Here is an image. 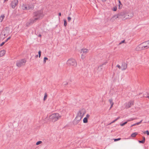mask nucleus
<instances>
[{"label":"nucleus","instance_id":"a211bd4d","mask_svg":"<svg viewBox=\"0 0 149 149\" xmlns=\"http://www.w3.org/2000/svg\"><path fill=\"white\" fill-rule=\"evenodd\" d=\"M137 134V132H134L132 134L131 136L132 137H135Z\"/></svg>","mask_w":149,"mask_h":149},{"label":"nucleus","instance_id":"dca6fc26","mask_svg":"<svg viewBox=\"0 0 149 149\" xmlns=\"http://www.w3.org/2000/svg\"><path fill=\"white\" fill-rule=\"evenodd\" d=\"M29 20V21L31 22V24H33L34 22H36V20H37V19H35V17Z\"/></svg>","mask_w":149,"mask_h":149},{"label":"nucleus","instance_id":"7c9ffc66","mask_svg":"<svg viewBox=\"0 0 149 149\" xmlns=\"http://www.w3.org/2000/svg\"><path fill=\"white\" fill-rule=\"evenodd\" d=\"M120 139H121L120 138H118V139H114V141H117L120 140Z\"/></svg>","mask_w":149,"mask_h":149},{"label":"nucleus","instance_id":"5fc2aeb1","mask_svg":"<svg viewBox=\"0 0 149 149\" xmlns=\"http://www.w3.org/2000/svg\"><path fill=\"white\" fill-rule=\"evenodd\" d=\"M107 63V62H105V63H104V64H103V65H104V64H105L106 63Z\"/></svg>","mask_w":149,"mask_h":149},{"label":"nucleus","instance_id":"72a5a7b5","mask_svg":"<svg viewBox=\"0 0 149 149\" xmlns=\"http://www.w3.org/2000/svg\"><path fill=\"white\" fill-rule=\"evenodd\" d=\"M63 84L64 85H68V83L66 82H64L63 83Z\"/></svg>","mask_w":149,"mask_h":149},{"label":"nucleus","instance_id":"864d4df0","mask_svg":"<svg viewBox=\"0 0 149 149\" xmlns=\"http://www.w3.org/2000/svg\"><path fill=\"white\" fill-rule=\"evenodd\" d=\"M147 98H148L149 99V96H147Z\"/></svg>","mask_w":149,"mask_h":149},{"label":"nucleus","instance_id":"6ab92c4d","mask_svg":"<svg viewBox=\"0 0 149 149\" xmlns=\"http://www.w3.org/2000/svg\"><path fill=\"white\" fill-rule=\"evenodd\" d=\"M5 17V16L4 15H1L0 17V19L1 20V22H2L3 19Z\"/></svg>","mask_w":149,"mask_h":149},{"label":"nucleus","instance_id":"9b49d317","mask_svg":"<svg viewBox=\"0 0 149 149\" xmlns=\"http://www.w3.org/2000/svg\"><path fill=\"white\" fill-rule=\"evenodd\" d=\"M134 102L133 101H131L126 103L125 105V107L126 108L128 109L131 107L134 104Z\"/></svg>","mask_w":149,"mask_h":149},{"label":"nucleus","instance_id":"20e7f679","mask_svg":"<svg viewBox=\"0 0 149 149\" xmlns=\"http://www.w3.org/2000/svg\"><path fill=\"white\" fill-rule=\"evenodd\" d=\"M67 64L69 66H72L74 67H76L77 65L76 60L72 58L69 59L67 61Z\"/></svg>","mask_w":149,"mask_h":149},{"label":"nucleus","instance_id":"4be33fe9","mask_svg":"<svg viewBox=\"0 0 149 149\" xmlns=\"http://www.w3.org/2000/svg\"><path fill=\"white\" fill-rule=\"evenodd\" d=\"M32 24H31V22L29 21V22H27L26 24V26H29L30 25Z\"/></svg>","mask_w":149,"mask_h":149},{"label":"nucleus","instance_id":"37998d69","mask_svg":"<svg viewBox=\"0 0 149 149\" xmlns=\"http://www.w3.org/2000/svg\"><path fill=\"white\" fill-rule=\"evenodd\" d=\"M88 52V50L86 49H84V53L87 52Z\"/></svg>","mask_w":149,"mask_h":149},{"label":"nucleus","instance_id":"2f4dec72","mask_svg":"<svg viewBox=\"0 0 149 149\" xmlns=\"http://www.w3.org/2000/svg\"><path fill=\"white\" fill-rule=\"evenodd\" d=\"M117 8L116 7H114L113 8V11H115L117 10Z\"/></svg>","mask_w":149,"mask_h":149},{"label":"nucleus","instance_id":"bf43d9fd","mask_svg":"<svg viewBox=\"0 0 149 149\" xmlns=\"http://www.w3.org/2000/svg\"><path fill=\"white\" fill-rule=\"evenodd\" d=\"M106 1V0H104V1Z\"/></svg>","mask_w":149,"mask_h":149},{"label":"nucleus","instance_id":"c756f323","mask_svg":"<svg viewBox=\"0 0 149 149\" xmlns=\"http://www.w3.org/2000/svg\"><path fill=\"white\" fill-rule=\"evenodd\" d=\"M64 26H66L67 25V23L66 20L65 19L64 20Z\"/></svg>","mask_w":149,"mask_h":149},{"label":"nucleus","instance_id":"c9c22d12","mask_svg":"<svg viewBox=\"0 0 149 149\" xmlns=\"http://www.w3.org/2000/svg\"><path fill=\"white\" fill-rule=\"evenodd\" d=\"M71 19V17H68V22H70Z\"/></svg>","mask_w":149,"mask_h":149},{"label":"nucleus","instance_id":"3c124183","mask_svg":"<svg viewBox=\"0 0 149 149\" xmlns=\"http://www.w3.org/2000/svg\"><path fill=\"white\" fill-rule=\"evenodd\" d=\"M2 92H3V91H0V95H1V93H2Z\"/></svg>","mask_w":149,"mask_h":149},{"label":"nucleus","instance_id":"2eb2a0df","mask_svg":"<svg viewBox=\"0 0 149 149\" xmlns=\"http://www.w3.org/2000/svg\"><path fill=\"white\" fill-rule=\"evenodd\" d=\"M5 52L6 51L4 50H3L1 51L0 52V57H2L3 56L5 53Z\"/></svg>","mask_w":149,"mask_h":149},{"label":"nucleus","instance_id":"6e6d98bb","mask_svg":"<svg viewBox=\"0 0 149 149\" xmlns=\"http://www.w3.org/2000/svg\"><path fill=\"white\" fill-rule=\"evenodd\" d=\"M36 56V57H38V55H37Z\"/></svg>","mask_w":149,"mask_h":149},{"label":"nucleus","instance_id":"423d86ee","mask_svg":"<svg viewBox=\"0 0 149 149\" xmlns=\"http://www.w3.org/2000/svg\"><path fill=\"white\" fill-rule=\"evenodd\" d=\"M142 45L141 49L145 50L149 49V40L142 42L139 45Z\"/></svg>","mask_w":149,"mask_h":149},{"label":"nucleus","instance_id":"f8f14e48","mask_svg":"<svg viewBox=\"0 0 149 149\" xmlns=\"http://www.w3.org/2000/svg\"><path fill=\"white\" fill-rule=\"evenodd\" d=\"M84 54V49H81L79 51V53L78 55L80 56L82 60H83L84 57L83 56V54Z\"/></svg>","mask_w":149,"mask_h":149},{"label":"nucleus","instance_id":"603ef678","mask_svg":"<svg viewBox=\"0 0 149 149\" xmlns=\"http://www.w3.org/2000/svg\"><path fill=\"white\" fill-rule=\"evenodd\" d=\"M41 35H40V34H39V35H38V36H39V37H41Z\"/></svg>","mask_w":149,"mask_h":149},{"label":"nucleus","instance_id":"79ce46f5","mask_svg":"<svg viewBox=\"0 0 149 149\" xmlns=\"http://www.w3.org/2000/svg\"><path fill=\"white\" fill-rule=\"evenodd\" d=\"M11 37H8L6 40L5 41V42H7L8 41V40L10 39V38Z\"/></svg>","mask_w":149,"mask_h":149},{"label":"nucleus","instance_id":"8fccbe9b","mask_svg":"<svg viewBox=\"0 0 149 149\" xmlns=\"http://www.w3.org/2000/svg\"><path fill=\"white\" fill-rule=\"evenodd\" d=\"M143 140L145 142V137H143Z\"/></svg>","mask_w":149,"mask_h":149},{"label":"nucleus","instance_id":"cd10ccee","mask_svg":"<svg viewBox=\"0 0 149 149\" xmlns=\"http://www.w3.org/2000/svg\"><path fill=\"white\" fill-rule=\"evenodd\" d=\"M47 96V94L46 93H45V95L44 99H43V100L44 101H45L46 100Z\"/></svg>","mask_w":149,"mask_h":149},{"label":"nucleus","instance_id":"f03ea898","mask_svg":"<svg viewBox=\"0 0 149 149\" xmlns=\"http://www.w3.org/2000/svg\"><path fill=\"white\" fill-rule=\"evenodd\" d=\"M84 115L83 110L79 111L77 113V115L73 121V124L74 125L77 124L81 120L83 116Z\"/></svg>","mask_w":149,"mask_h":149},{"label":"nucleus","instance_id":"bb28decb","mask_svg":"<svg viewBox=\"0 0 149 149\" xmlns=\"http://www.w3.org/2000/svg\"><path fill=\"white\" fill-rule=\"evenodd\" d=\"M42 141H38L36 143V145H38L42 143Z\"/></svg>","mask_w":149,"mask_h":149},{"label":"nucleus","instance_id":"f257e3e1","mask_svg":"<svg viewBox=\"0 0 149 149\" xmlns=\"http://www.w3.org/2000/svg\"><path fill=\"white\" fill-rule=\"evenodd\" d=\"M33 17L35 18V19L37 20L42 19L44 16L43 11L42 10H38L33 12Z\"/></svg>","mask_w":149,"mask_h":149},{"label":"nucleus","instance_id":"de8ad7c7","mask_svg":"<svg viewBox=\"0 0 149 149\" xmlns=\"http://www.w3.org/2000/svg\"><path fill=\"white\" fill-rule=\"evenodd\" d=\"M120 118V117H118L117 118H116V120H118Z\"/></svg>","mask_w":149,"mask_h":149},{"label":"nucleus","instance_id":"c03bdc74","mask_svg":"<svg viewBox=\"0 0 149 149\" xmlns=\"http://www.w3.org/2000/svg\"><path fill=\"white\" fill-rule=\"evenodd\" d=\"M125 40H123L122 41H121L120 43V44L122 43H124L125 42Z\"/></svg>","mask_w":149,"mask_h":149},{"label":"nucleus","instance_id":"a19ab883","mask_svg":"<svg viewBox=\"0 0 149 149\" xmlns=\"http://www.w3.org/2000/svg\"><path fill=\"white\" fill-rule=\"evenodd\" d=\"M118 2H119V7H120V5H122V4L121 3L120 0H119Z\"/></svg>","mask_w":149,"mask_h":149},{"label":"nucleus","instance_id":"4468645a","mask_svg":"<svg viewBox=\"0 0 149 149\" xmlns=\"http://www.w3.org/2000/svg\"><path fill=\"white\" fill-rule=\"evenodd\" d=\"M28 10L31 9L33 10L34 7V5L31 4L30 5H28Z\"/></svg>","mask_w":149,"mask_h":149},{"label":"nucleus","instance_id":"4d7b16f0","mask_svg":"<svg viewBox=\"0 0 149 149\" xmlns=\"http://www.w3.org/2000/svg\"><path fill=\"white\" fill-rule=\"evenodd\" d=\"M8 0H4V1H8Z\"/></svg>","mask_w":149,"mask_h":149},{"label":"nucleus","instance_id":"09e8293b","mask_svg":"<svg viewBox=\"0 0 149 149\" xmlns=\"http://www.w3.org/2000/svg\"><path fill=\"white\" fill-rule=\"evenodd\" d=\"M58 15L59 16H61V13H58Z\"/></svg>","mask_w":149,"mask_h":149},{"label":"nucleus","instance_id":"4c0bfd02","mask_svg":"<svg viewBox=\"0 0 149 149\" xmlns=\"http://www.w3.org/2000/svg\"><path fill=\"white\" fill-rule=\"evenodd\" d=\"M117 120H116V119L115 120H113V121L112 122H111L109 124V125L110 124H111V123H114L115 121H116Z\"/></svg>","mask_w":149,"mask_h":149},{"label":"nucleus","instance_id":"e433bc0d","mask_svg":"<svg viewBox=\"0 0 149 149\" xmlns=\"http://www.w3.org/2000/svg\"><path fill=\"white\" fill-rule=\"evenodd\" d=\"M116 67H118L119 69H121V66L120 65H119L118 64L117 65Z\"/></svg>","mask_w":149,"mask_h":149},{"label":"nucleus","instance_id":"0eeeda50","mask_svg":"<svg viewBox=\"0 0 149 149\" xmlns=\"http://www.w3.org/2000/svg\"><path fill=\"white\" fill-rule=\"evenodd\" d=\"M26 61L25 59H22L17 61L16 66L18 67H20L23 65H25Z\"/></svg>","mask_w":149,"mask_h":149},{"label":"nucleus","instance_id":"6e6552de","mask_svg":"<svg viewBox=\"0 0 149 149\" xmlns=\"http://www.w3.org/2000/svg\"><path fill=\"white\" fill-rule=\"evenodd\" d=\"M123 13L124 15L123 16V20H125L127 19H130L133 17L134 16L133 13H130L128 14H126L124 13Z\"/></svg>","mask_w":149,"mask_h":149},{"label":"nucleus","instance_id":"5701e85b","mask_svg":"<svg viewBox=\"0 0 149 149\" xmlns=\"http://www.w3.org/2000/svg\"><path fill=\"white\" fill-rule=\"evenodd\" d=\"M109 101L110 104H114V103L113 102V100L111 99L109 100Z\"/></svg>","mask_w":149,"mask_h":149},{"label":"nucleus","instance_id":"c85d7f7f","mask_svg":"<svg viewBox=\"0 0 149 149\" xmlns=\"http://www.w3.org/2000/svg\"><path fill=\"white\" fill-rule=\"evenodd\" d=\"M88 118L87 117L84 118V123H86L88 122Z\"/></svg>","mask_w":149,"mask_h":149},{"label":"nucleus","instance_id":"ddd939ff","mask_svg":"<svg viewBox=\"0 0 149 149\" xmlns=\"http://www.w3.org/2000/svg\"><path fill=\"white\" fill-rule=\"evenodd\" d=\"M121 70H126L127 68V64L125 62H123L122 63Z\"/></svg>","mask_w":149,"mask_h":149},{"label":"nucleus","instance_id":"1a4fd4ad","mask_svg":"<svg viewBox=\"0 0 149 149\" xmlns=\"http://www.w3.org/2000/svg\"><path fill=\"white\" fill-rule=\"evenodd\" d=\"M11 32L10 31V29L9 27H6L2 32L1 34L5 37L7 36Z\"/></svg>","mask_w":149,"mask_h":149},{"label":"nucleus","instance_id":"f3484780","mask_svg":"<svg viewBox=\"0 0 149 149\" xmlns=\"http://www.w3.org/2000/svg\"><path fill=\"white\" fill-rule=\"evenodd\" d=\"M142 121V120H141L140 122H139L135 124H134L132 125H131V127H133V126H134L136 125H139L141 123Z\"/></svg>","mask_w":149,"mask_h":149},{"label":"nucleus","instance_id":"39448f33","mask_svg":"<svg viewBox=\"0 0 149 149\" xmlns=\"http://www.w3.org/2000/svg\"><path fill=\"white\" fill-rule=\"evenodd\" d=\"M123 13H120L119 14H118L116 15H114L110 19V20L111 22H113L114 20H115V19H116L117 18H118L119 19H122L123 18Z\"/></svg>","mask_w":149,"mask_h":149},{"label":"nucleus","instance_id":"393cba45","mask_svg":"<svg viewBox=\"0 0 149 149\" xmlns=\"http://www.w3.org/2000/svg\"><path fill=\"white\" fill-rule=\"evenodd\" d=\"M140 49H142L141 48H140V47L139 46H138L136 48V50L137 51H139L140 50Z\"/></svg>","mask_w":149,"mask_h":149},{"label":"nucleus","instance_id":"9d476101","mask_svg":"<svg viewBox=\"0 0 149 149\" xmlns=\"http://www.w3.org/2000/svg\"><path fill=\"white\" fill-rule=\"evenodd\" d=\"M18 3V0H13L11 4V7L13 8H15Z\"/></svg>","mask_w":149,"mask_h":149},{"label":"nucleus","instance_id":"b1692460","mask_svg":"<svg viewBox=\"0 0 149 149\" xmlns=\"http://www.w3.org/2000/svg\"><path fill=\"white\" fill-rule=\"evenodd\" d=\"M128 122H127V121L126 122H125L124 123H121V124H120V125L121 126H123L125 124H127V123Z\"/></svg>","mask_w":149,"mask_h":149},{"label":"nucleus","instance_id":"aec40b11","mask_svg":"<svg viewBox=\"0 0 149 149\" xmlns=\"http://www.w3.org/2000/svg\"><path fill=\"white\" fill-rule=\"evenodd\" d=\"M136 119V118H130L129 119L127 120V122H129L133 120Z\"/></svg>","mask_w":149,"mask_h":149},{"label":"nucleus","instance_id":"f704fd0d","mask_svg":"<svg viewBox=\"0 0 149 149\" xmlns=\"http://www.w3.org/2000/svg\"><path fill=\"white\" fill-rule=\"evenodd\" d=\"M139 143H143L145 142L143 140H142V141H139Z\"/></svg>","mask_w":149,"mask_h":149},{"label":"nucleus","instance_id":"58836bf2","mask_svg":"<svg viewBox=\"0 0 149 149\" xmlns=\"http://www.w3.org/2000/svg\"><path fill=\"white\" fill-rule=\"evenodd\" d=\"M146 132V133L147 135H149V132L148 130H147V131H146V132H144V133H145Z\"/></svg>","mask_w":149,"mask_h":149},{"label":"nucleus","instance_id":"473e14b6","mask_svg":"<svg viewBox=\"0 0 149 149\" xmlns=\"http://www.w3.org/2000/svg\"><path fill=\"white\" fill-rule=\"evenodd\" d=\"M39 57L40 58L41 55V52L40 51H39L38 52Z\"/></svg>","mask_w":149,"mask_h":149},{"label":"nucleus","instance_id":"412c9836","mask_svg":"<svg viewBox=\"0 0 149 149\" xmlns=\"http://www.w3.org/2000/svg\"><path fill=\"white\" fill-rule=\"evenodd\" d=\"M23 9V10H28V6H22Z\"/></svg>","mask_w":149,"mask_h":149},{"label":"nucleus","instance_id":"13d9d810","mask_svg":"<svg viewBox=\"0 0 149 149\" xmlns=\"http://www.w3.org/2000/svg\"><path fill=\"white\" fill-rule=\"evenodd\" d=\"M83 122H84V119H83Z\"/></svg>","mask_w":149,"mask_h":149},{"label":"nucleus","instance_id":"7ed1b4c3","mask_svg":"<svg viewBox=\"0 0 149 149\" xmlns=\"http://www.w3.org/2000/svg\"><path fill=\"white\" fill-rule=\"evenodd\" d=\"M61 116L58 113H54L51 115L49 118L52 122H55L61 118Z\"/></svg>","mask_w":149,"mask_h":149},{"label":"nucleus","instance_id":"a878e982","mask_svg":"<svg viewBox=\"0 0 149 149\" xmlns=\"http://www.w3.org/2000/svg\"><path fill=\"white\" fill-rule=\"evenodd\" d=\"M48 58L47 57H45L44 59L43 62L44 63H45L46 60H47Z\"/></svg>","mask_w":149,"mask_h":149},{"label":"nucleus","instance_id":"ea45409f","mask_svg":"<svg viewBox=\"0 0 149 149\" xmlns=\"http://www.w3.org/2000/svg\"><path fill=\"white\" fill-rule=\"evenodd\" d=\"M5 42H2L1 44H0V46H2L5 43Z\"/></svg>","mask_w":149,"mask_h":149},{"label":"nucleus","instance_id":"49530a36","mask_svg":"<svg viewBox=\"0 0 149 149\" xmlns=\"http://www.w3.org/2000/svg\"><path fill=\"white\" fill-rule=\"evenodd\" d=\"M111 104V105L110 109H111L112 107L113 106V104Z\"/></svg>","mask_w":149,"mask_h":149},{"label":"nucleus","instance_id":"a18cd8bd","mask_svg":"<svg viewBox=\"0 0 149 149\" xmlns=\"http://www.w3.org/2000/svg\"><path fill=\"white\" fill-rule=\"evenodd\" d=\"M90 115H89V114H87L86 115V117H87V118H88L89 117Z\"/></svg>","mask_w":149,"mask_h":149}]
</instances>
